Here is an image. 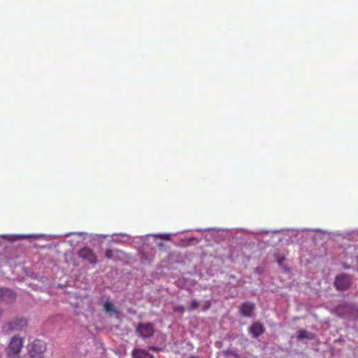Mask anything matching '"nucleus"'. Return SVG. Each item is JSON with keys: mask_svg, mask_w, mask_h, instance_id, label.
Instances as JSON below:
<instances>
[{"mask_svg": "<svg viewBox=\"0 0 358 358\" xmlns=\"http://www.w3.org/2000/svg\"><path fill=\"white\" fill-rule=\"evenodd\" d=\"M210 302L208 301L205 303V305L203 306L202 310L206 311L207 310H208L210 308Z\"/></svg>", "mask_w": 358, "mask_h": 358, "instance_id": "obj_16", "label": "nucleus"}, {"mask_svg": "<svg viewBox=\"0 0 358 358\" xmlns=\"http://www.w3.org/2000/svg\"><path fill=\"white\" fill-rule=\"evenodd\" d=\"M23 344L24 341L22 338L17 336H13L6 350L8 357L10 358H19Z\"/></svg>", "mask_w": 358, "mask_h": 358, "instance_id": "obj_2", "label": "nucleus"}, {"mask_svg": "<svg viewBox=\"0 0 358 358\" xmlns=\"http://www.w3.org/2000/svg\"><path fill=\"white\" fill-rule=\"evenodd\" d=\"M27 326V321L24 318H15L4 325L5 330L17 331L24 330Z\"/></svg>", "mask_w": 358, "mask_h": 358, "instance_id": "obj_5", "label": "nucleus"}, {"mask_svg": "<svg viewBox=\"0 0 358 358\" xmlns=\"http://www.w3.org/2000/svg\"><path fill=\"white\" fill-rule=\"evenodd\" d=\"M136 331L138 333L139 336L143 338H148L152 336L154 334L153 325L150 323H138L136 326Z\"/></svg>", "mask_w": 358, "mask_h": 358, "instance_id": "obj_6", "label": "nucleus"}, {"mask_svg": "<svg viewBox=\"0 0 358 358\" xmlns=\"http://www.w3.org/2000/svg\"><path fill=\"white\" fill-rule=\"evenodd\" d=\"M134 358H154L145 350L141 349H134L132 352Z\"/></svg>", "mask_w": 358, "mask_h": 358, "instance_id": "obj_11", "label": "nucleus"}, {"mask_svg": "<svg viewBox=\"0 0 358 358\" xmlns=\"http://www.w3.org/2000/svg\"><path fill=\"white\" fill-rule=\"evenodd\" d=\"M105 256L108 259H113V250L108 248L106 250Z\"/></svg>", "mask_w": 358, "mask_h": 358, "instance_id": "obj_14", "label": "nucleus"}, {"mask_svg": "<svg viewBox=\"0 0 358 358\" xmlns=\"http://www.w3.org/2000/svg\"><path fill=\"white\" fill-rule=\"evenodd\" d=\"M103 306L104 310L110 315H117L119 313L113 303L108 300L104 301Z\"/></svg>", "mask_w": 358, "mask_h": 358, "instance_id": "obj_10", "label": "nucleus"}, {"mask_svg": "<svg viewBox=\"0 0 358 358\" xmlns=\"http://www.w3.org/2000/svg\"><path fill=\"white\" fill-rule=\"evenodd\" d=\"M198 307H199V302L196 299L192 300L190 303L189 310H194L197 309Z\"/></svg>", "mask_w": 358, "mask_h": 358, "instance_id": "obj_13", "label": "nucleus"}, {"mask_svg": "<svg viewBox=\"0 0 358 358\" xmlns=\"http://www.w3.org/2000/svg\"><path fill=\"white\" fill-rule=\"evenodd\" d=\"M283 260H284V258L278 259V264H280L282 262Z\"/></svg>", "mask_w": 358, "mask_h": 358, "instance_id": "obj_17", "label": "nucleus"}, {"mask_svg": "<svg viewBox=\"0 0 358 358\" xmlns=\"http://www.w3.org/2000/svg\"><path fill=\"white\" fill-rule=\"evenodd\" d=\"M357 262H358V255H357Z\"/></svg>", "mask_w": 358, "mask_h": 358, "instance_id": "obj_18", "label": "nucleus"}, {"mask_svg": "<svg viewBox=\"0 0 358 358\" xmlns=\"http://www.w3.org/2000/svg\"><path fill=\"white\" fill-rule=\"evenodd\" d=\"M352 285V278L350 275L342 273L337 275L335 278L334 286L337 290H348Z\"/></svg>", "mask_w": 358, "mask_h": 358, "instance_id": "obj_3", "label": "nucleus"}, {"mask_svg": "<svg viewBox=\"0 0 358 358\" xmlns=\"http://www.w3.org/2000/svg\"><path fill=\"white\" fill-rule=\"evenodd\" d=\"M28 353L30 358H44L46 351V343L41 339H36L28 345Z\"/></svg>", "mask_w": 358, "mask_h": 358, "instance_id": "obj_1", "label": "nucleus"}, {"mask_svg": "<svg viewBox=\"0 0 358 358\" xmlns=\"http://www.w3.org/2000/svg\"><path fill=\"white\" fill-rule=\"evenodd\" d=\"M255 304L250 301H245L243 303L240 308V313L244 317H251L253 310H255Z\"/></svg>", "mask_w": 358, "mask_h": 358, "instance_id": "obj_7", "label": "nucleus"}, {"mask_svg": "<svg viewBox=\"0 0 358 358\" xmlns=\"http://www.w3.org/2000/svg\"><path fill=\"white\" fill-rule=\"evenodd\" d=\"M78 255L83 260H85L91 264H96L98 262L96 255L88 247L80 248L78 252Z\"/></svg>", "mask_w": 358, "mask_h": 358, "instance_id": "obj_4", "label": "nucleus"}, {"mask_svg": "<svg viewBox=\"0 0 358 358\" xmlns=\"http://www.w3.org/2000/svg\"><path fill=\"white\" fill-rule=\"evenodd\" d=\"M264 331V326L259 322H254L249 329V332L254 338H257Z\"/></svg>", "mask_w": 358, "mask_h": 358, "instance_id": "obj_8", "label": "nucleus"}, {"mask_svg": "<svg viewBox=\"0 0 358 358\" xmlns=\"http://www.w3.org/2000/svg\"><path fill=\"white\" fill-rule=\"evenodd\" d=\"M15 296L13 292L7 288L0 287V299L3 301L14 300Z\"/></svg>", "mask_w": 358, "mask_h": 358, "instance_id": "obj_9", "label": "nucleus"}, {"mask_svg": "<svg viewBox=\"0 0 358 358\" xmlns=\"http://www.w3.org/2000/svg\"><path fill=\"white\" fill-rule=\"evenodd\" d=\"M173 310L175 312H179L180 313H183L185 310V308L183 306H175L173 308Z\"/></svg>", "mask_w": 358, "mask_h": 358, "instance_id": "obj_15", "label": "nucleus"}, {"mask_svg": "<svg viewBox=\"0 0 358 358\" xmlns=\"http://www.w3.org/2000/svg\"><path fill=\"white\" fill-rule=\"evenodd\" d=\"M297 338H298V339H303V338L312 339L313 336H312V334L308 332L306 330L300 329L298 331Z\"/></svg>", "mask_w": 358, "mask_h": 358, "instance_id": "obj_12", "label": "nucleus"}]
</instances>
